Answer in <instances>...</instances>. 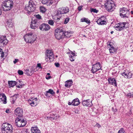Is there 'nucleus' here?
Masks as SVG:
<instances>
[{"mask_svg":"<svg viewBox=\"0 0 133 133\" xmlns=\"http://www.w3.org/2000/svg\"><path fill=\"white\" fill-rule=\"evenodd\" d=\"M83 6H78V9L79 11H80L81 10Z\"/></svg>","mask_w":133,"mask_h":133,"instance_id":"603ef678","label":"nucleus"},{"mask_svg":"<svg viewBox=\"0 0 133 133\" xmlns=\"http://www.w3.org/2000/svg\"><path fill=\"white\" fill-rule=\"evenodd\" d=\"M19 83H20L19 84V85H17V87L18 88H21L22 87V85H24V84L23 83V82L21 81H20V80L19 81Z\"/></svg>","mask_w":133,"mask_h":133,"instance_id":"ea45409f","label":"nucleus"},{"mask_svg":"<svg viewBox=\"0 0 133 133\" xmlns=\"http://www.w3.org/2000/svg\"><path fill=\"white\" fill-rule=\"evenodd\" d=\"M117 133H125V131L123 128H121L118 131Z\"/></svg>","mask_w":133,"mask_h":133,"instance_id":"a19ab883","label":"nucleus"},{"mask_svg":"<svg viewBox=\"0 0 133 133\" xmlns=\"http://www.w3.org/2000/svg\"><path fill=\"white\" fill-rule=\"evenodd\" d=\"M41 2L44 4H46L47 6H49L53 3L52 0H42Z\"/></svg>","mask_w":133,"mask_h":133,"instance_id":"4be33fe9","label":"nucleus"},{"mask_svg":"<svg viewBox=\"0 0 133 133\" xmlns=\"http://www.w3.org/2000/svg\"><path fill=\"white\" fill-rule=\"evenodd\" d=\"M119 13L120 16L122 18H128L129 16V11L127 8H120Z\"/></svg>","mask_w":133,"mask_h":133,"instance_id":"0eeeda50","label":"nucleus"},{"mask_svg":"<svg viewBox=\"0 0 133 133\" xmlns=\"http://www.w3.org/2000/svg\"><path fill=\"white\" fill-rule=\"evenodd\" d=\"M75 112L76 114H78V111L77 110V109H76L74 111Z\"/></svg>","mask_w":133,"mask_h":133,"instance_id":"bf43d9fd","label":"nucleus"},{"mask_svg":"<svg viewBox=\"0 0 133 133\" xmlns=\"http://www.w3.org/2000/svg\"><path fill=\"white\" fill-rule=\"evenodd\" d=\"M15 114L17 116H18V117L19 118L22 117L23 116L22 109L21 108H17L15 110Z\"/></svg>","mask_w":133,"mask_h":133,"instance_id":"4468645a","label":"nucleus"},{"mask_svg":"<svg viewBox=\"0 0 133 133\" xmlns=\"http://www.w3.org/2000/svg\"><path fill=\"white\" fill-rule=\"evenodd\" d=\"M39 28L42 31H45L49 30L50 27L48 24L43 23L40 25Z\"/></svg>","mask_w":133,"mask_h":133,"instance_id":"f8f14e48","label":"nucleus"},{"mask_svg":"<svg viewBox=\"0 0 133 133\" xmlns=\"http://www.w3.org/2000/svg\"><path fill=\"white\" fill-rule=\"evenodd\" d=\"M18 95L15 94L13 96H12L11 97V100L12 102V103H14L15 101L16 100L17 98L18 97Z\"/></svg>","mask_w":133,"mask_h":133,"instance_id":"2f4dec72","label":"nucleus"},{"mask_svg":"<svg viewBox=\"0 0 133 133\" xmlns=\"http://www.w3.org/2000/svg\"><path fill=\"white\" fill-rule=\"evenodd\" d=\"M82 104L84 106L90 107L92 105L91 102H90L89 99L84 100L82 101Z\"/></svg>","mask_w":133,"mask_h":133,"instance_id":"6ab92c4d","label":"nucleus"},{"mask_svg":"<svg viewBox=\"0 0 133 133\" xmlns=\"http://www.w3.org/2000/svg\"><path fill=\"white\" fill-rule=\"evenodd\" d=\"M48 23L51 25L53 26L54 22L52 20H49L48 21Z\"/></svg>","mask_w":133,"mask_h":133,"instance_id":"58836bf2","label":"nucleus"},{"mask_svg":"<svg viewBox=\"0 0 133 133\" xmlns=\"http://www.w3.org/2000/svg\"><path fill=\"white\" fill-rule=\"evenodd\" d=\"M54 116H55L53 114H51V116L50 117H54Z\"/></svg>","mask_w":133,"mask_h":133,"instance_id":"e2e57ef3","label":"nucleus"},{"mask_svg":"<svg viewBox=\"0 0 133 133\" xmlns=\"http://www.w3.org/2000/svg\"><path fill=\"white\" fill-rule=\"evenodd\" d=\"M101 68L102 67L100 63L98 62L92 65L91 71L92 73L94 74L97 71L101 69Z\"/></svg>","mask_w":133,"mask_h":133,"instance_id":"9b49d317","label":"nucleus"},{"mask_svg":"<svg viewBox=\"0 0 133 133\" xmlns=\"http://www.w3.org/2000/svg\"><path fill=\"white\" fill-rule=\"evenodd\" d=\"M127 22H120L115 25L114 28L115 29L118 31H121L125 29L127 27L125 25L127 24Z\"/></svg>","mask_w":133,"mask_h":133,"instance_id":"1a4fd4ad","label":"nucleus"},{"mask_svg":"<svg viewBox=\"0 0 133 133\" xmlns=\"http://www.w3.org/2000/svg\"><path fill=\"white\" fill-rule=\"evenodd\" d=\"M72 105L74 106H77L79 105L80 102L79 101V100L78 98H76L74 99L72 101Z\"/></svg>","mask_w":133,"mask_h":133,"instance_id":"cd10ccee","label":"nucleus"},{"mask_svg":"<svg viewBox=\"0 0 133 133\" xmlns=\"http://www.w3.org/2000/svg\"><path fill=\"white\" fill-rule=\"evenodd\" d=\"M55 65L57 67H59L60 66L59 64L58 63H55Z\"/></svg>","mask_w":133,"mask_h":133,"instance_id":"5fc2aeb1","label":"nucleus"},{"mask_svg":"<svg viewBox=\"0 0 133 133\" xmlns=\"http://www.w3.org/2000/svg\"><path fill=\"white\" fill-rule=\"evenodd\" d=\"M61 10V13L63 14H65L68 12L69 11V8L67 7H63L60 8Z\"/></svg>","mask_w":133,"mask_h":133,"instance_id":"b1692460","label":"nucleus"},{"mask_svg":"<svg viewBox=\"0 0 133 133\" xmlns=\"http://www.w3.org/2000/svg\"><path fill=\"white\" fill-rule=\"evenodd\" d=\"M36 9V5L33 2L31 1H30L29 2V5L26 6L25 8V9L28 11V13L29 14L30 12L34 11Z\"/></svg>","mask_w":133,"mask_h":133,"instance_id":"6e6552de","label":"nucleus"},{"mask_svg":"<svg viewBox=\"0 0 133 133\" xmlns=\"http://www.w3.org/2000/svg\"><path fill=\"white\" fill-rule=\"evenodd\" d=\"M6 98L5 94L3 93L0 94V102L4 104H6Z\"/></svg>","mask_w":133,"mask_h":133,"instance_id":"f3484780","label":"nucleus"},{"mask_svg":"<svg viewBox=\"0 0 133 133\" xmlns=\"http://www.w3.org/2000/svg\"><path fill=\"white\" fill-rule=\"evenodd\" d=\"M60 10V8L58 9L56 14V16H61V15L63 14L61 13V11Z\"/></svg>","mask_w":133,"mask_h":133,"instance_id":"f704fd0d","label":"nucleus"},{"mask_svg":"<svg viewBox=\"0 0 133 133\" xmlns=\"http://www.w3.org/2000/svg\"><path fill=\"white\" fill-rule=\"evenodd\" d=\"M12 125L9 123H4L2 124L1 130L2 133H12Z\"/></svg>","mask_w":133,"mask_h":133,"instance_id":"7ed1b4c3","label":"nucleus"},{"mask_svg":"<svg viewBox=\"0 0 133 133\" xmlns=\"http://www.w3.org/2000/svg\"><path fill=\"white\" fill-rule=\"evenodd\" d=\"M94 127H97L99 129L101 127V125L100 124H99L97 123L94 126Z\"/></svg>","mask_w":133,"mask_h":133,"instance_id":"09e8293b","label":"nucleus"},{"mask_svg":"<svg viewBox=\"0 0 133 133\" xmlns=\"http://www.w3.org/2000/svg\"><path fill=\"white\" fill-rule=\"evenodd\" d=\"M72 31H66L64 32L63 36L64 38V37H69L71 36L72 34Z\"/></svg>","mask_w":133,"mask_h":133,"instance_id":"c85d7f7f","label":"nucleus"},{"mask_svg":"<svg viewBox=\"0 0 133 133\" xmlns=\"http://www.w3.org/2000/svg\"><path fill=\"white\" fill-rule=\"evenodd\" d=\"M37 66L39 68H42V67L41 66V64L40 63L37 64Z\"/></svg>","mask_w":133,"mask_h":133,"instance_id":"4d7b16f0","label":"nucleus"},{"mask_svg":"<svg viewBox=\"0 0 133 133\" xmlns=\"http://www.w3.org/2000/svg\"><path fill=\"white\" fill-rule=\"evenodd\" d=\"M8 42V40L6 38V36H0V43L1 44H3L4 46L7 44Z\"/></svg>","mask_w":133,"mask_h":133,"instance_id":"2eb2a0df","label":"nucleus"},{"mask_svg":"<svg viewBox=\"0 0 133 133\" xmlns=\"http://www.w3.org/2000/svg\"><path fill=\"white\" fill-rule=\"evenodd\" d=\"M48 93H49L52 95H53L55 94V92L54 91L52 90L49 89L48 91H46V92L45 94V95L47 96H48Z\"/></svg>","mask_w":133,"mask_h":133,"instance_id":"72a5a7b5","label":"nucleus"},{"mask_svg":"<svg viewBox=\"0 0 133 133\" xmlns=\"http://www.w3.org/2000/svg\"><path fill=\"white\" fill-rule=\"evenodd\" d=\"M73 82L71 79L66 81L65 82V86L66 87H69L72 84Z\"/></svg>","mask_w":133,"mask_h":133,"instance_id":"bb28decb","label":"nucleus"},{"mask_svg":"<svg viewBox=\"0 0 133 133\" xmlns=\"http://www.w3.org/2000/svg\"><path fill=\"white\" fill-rule=\"evenodd\" d=\"M13 23L12 22V21L11 20V19H9L6 22V24H10Z\"/></svg>","mask_w":133,"mask_h":133,"instance_id":"3c124183","label":"nucleus"},{"mask_svg":"<svg viewBox=\"0 0 133 133\" xmlns=\"http://www.w3.org/2000/svg\"><path fill=\"white\" fill-rule=\"evenodd\" d=\"M91 11L95 13H97L98 11L96 10V9H91Z\"/></svg>","mask_w":133,"mask_h":133,"instance_id":"a18cd8bd","label":"nucleus"},{"mask_svg":"<svg viewBox=\"0 0 133 133\" xmlns=\"http://www.w3.org/2000/svg\"><path fill=\"white\" fill-rule=\"evenodd\" d=\"M3 52V50L2 49L0 48V52Z\"/></svg>","mask_w":133,"mask_h":133,"instance_id":"338daca9","label":"nucleus"},{"mask_svg":"<svg viewBox=\"0 0 133 133\" xmlns=\"http://www.w3.org/2000/svg\"><path fill=\"white\" fill-rule=\"evenodd\" d=\"M108 81L109 84L115 86H117L116 81L115 78H112L110 77L108 79Z\"/></svg>","mask_w":133,"mask_h":133,"instance_id":"412c9836","label":"nucleus"},{"mask_svg":"<svg viewBox=\"0 0 133 133\" xmlns=\"http://www.w3.org/2000/svg\"><path fill=\"white\" fill-rule=\"evenodd\" d=\"M103 17H101L100 18L98 19L96 21L97 24L99 25H102L106 24L107 23L106 19H103Z\"/></svg>","mask_w":133,"mask_h":133,"instance_id":"a211bd4d","label":"nucleus"},{"mask_svg":"<svg viewBox=\"0 0 133 133\" xmlns=\"http://www.w3.org/2000/svg\"><path fill=\"white\" fill-rule=\"evenodd\" d=\"M51 78V76H49L48 77H46V78L47 79H50Z\"/></svg>","mask_w":133,"mask_h":133,"instance_id":"69168bd1","label":"nucleus"},{"mask_svg":"<svg viewBox=\"0 0 133 133\" xmlns=\"http://www.w3.org/2000/svg\"><path fill=\"white\" fill-rule=\"evenodd\" d=\"M131 13L132 14H133V11H131Z\"/></svg>","mask_w":133,"mask_h":133,"instance_id":"774afa93","label":"nucleus"},{"mask_svg":"<svg viewBox=\"0 0 133 133\" xmlns=\"http://www.w3.org/2000/svg\"><path fill=\"white\" fill-rule=\"evenodd\" d=\"M45 59L46 62L49 61L51 62L54 60V55L52 51L50 50H47L45 52Z\"/></svg>","mask_w":133,"mask_h":133,"instance_id":"39448f33","label":"nucleus"},{"mask_svg":"<svg viewBox=\"0 0 133 133\" xmlns=\"http://www.w3.org/2000/svg\"><path fill=\"white\" fill-rule=\"evenodd\" d=\"M18 61V59H15V60L13 61V63L14 64H16Z\"/></svg>","mask_w":133,"mask_h":133,"instance_id":"864d4df0","label":"nucleus"},{"mask_svg":"<svg viewBox=\"0 0 133 133\" xmlns=\"http://www.w3.org/2000/svg\"><path fill=\"white\" fill-rule=\"evenodd\" d=\"M31 130V133H41L40 130L36 126L32 127Z\"/></svg>","mask_w":133,"mask_h":133,"instance_id":"5701e85b","label":"nucleus"},{"mask_svg":"<svg viewBox=\"0 0 133 133\" xmlns=\"http://www.w3.org/2000/svg\"><path fill=\"white\" fill-rule=\"evenodd\" d=\"M5 112L7 113H9V110H6L5 111Z\"/></svg>","mask_w":133,"mask_h":133,"instance_id":"0e129e2a","label":"nucleus"},{"mask_svg":"<svg viewBox=\"0 0 133 133\" xmlns=\"http://www.w3.org/2000/svg\"><path fill=\"white\" fill-rule=\"evenodd\" d=\"M35 16L37 18L39 19H41V16L39 14L35 15Z\"/></svg>","mask_w":133,"mask_h":133,"instance_id":"c03bdc74","label":"nucleus"},{"mask_svg":"<svg viewBox=\"0 0 133 133\" xmlns=\"http://www.w3.org/2000/svg\"><path fill=\"white\" fill-rule=\"evenodd\" d=\"M72 102H69L68 103V104L69 105H72Z\"/></svg>","mask_w":133,"mask_h":133,"instance_id":"680f3d73","label":"nucleus"},{"mask_svg":"<svg viewBox=\"0 0 133 133\" xmlns=\"http://www.w3.org/2000/svg\"><path fill=\"white\" fill-rule=\"evenodd\" d=\"M1 57L2 58H3L4 56V54L3 52H2V53H1Z\"/></svg>","mask_w":133,"mask_h":133,"instance_id":"13d9d810","label":"nucleus"},{"mask_svg":"<svg viewBox=\"0 0 133 133\" xmlns=\"http://www.w3.org/2000/svg\"><path fill=\"white\" fill-rule=\"evenodd\" d=\"M75 52V51H74ZM69 53H70V55H69V59L71 61H74L75 60V57L74 56H75L76 55H75L74 52H73L72 51H71Z\"/></svg>","mask_w":133,"mask_h":133,"instance_id":"393cba45","label":"nucleus"},{"mask_svg":"<svg viewBox=\"0 0 133 133\" xmlns=\"http://www.w3.org/2000/svg\"><path fill=\"white\" fill-rule=\"evenodd\" d=\"M24 74L28 76H31L34 73L31 72L29 69H26L24 70Z\"/></svg>","mask_w":133,"mask_h":133,"instance_id":"c756f323","label":"nucleus"},{"mask_svg":"<svg viewBox=\"0 0 133 133\" xmlns=\"http://www.w3.org/2000/svg\"><path fill=\"white\" fill-rule=\"evenodd\" d=\"M36 70L35 68L33 67H31L30 69V71L32 72H34V71L35 72Z\"/></svg>","mask_w":133,"mask_h":133,"instance_id":"37998d69","label":"nucleus"},{"mask_svg":"<svg viewBox=\"0 0 133 133\" xmlns=\"http://www.w3.org/2000/svg\"><path fill=\"white\" fill-rule=\"evenodd\" d=\"M13 2L11 0H6L3 2L2 4V8L5 11L10 10L13 7Z\"/></svg>","mask_w":133,"mask_h":133,"instance_id":"f03ea898","label":"nucleus"},{"mask_svg":"<svg viewBox=\"0 0 133 133\" xmlns=\"http://www.w3.org/2000/svg\"><path fill=\"white\" fill-rule=\"evenodd\" d=\"M112 110L114 112H116L117 111V110L116 109H114V108L113 107L112 108Z\"/></svg>","mask_w":133,"mask_h":133,"instance_id":"052dcab7","label":"nucleus"},{"mask_svg":"<svg viewBox=\"0 0 133 133\" xmlns=\"http://www.w3.org/2000/svg\"><path fill=\"white\" fill-rule=\"evenodd\" d=\"M13 26V23H10H10L8 24H7V25H6V26L7 27H9V28L12 27Z\"/></svg>","mask_w":133,"mask_h":133,"instance_id":"de8ad7c7","label":"nucleus"},{"mask_svg":"<svg viewBox=\"0 0 133 133\" xmlns=\"http://www.w3.org/2000/svg\"><path fill=\"white\" fill-rule=\"evenodd\" d=\"M81 21L82 22H85L88 24L89 23H90V21L88 18H81Z\"/></svg>","mask_w":133,"mask_h":133,"instance_id":"473e14b6","label":"nucleus"},{"mask_svg":"<svg viewBox=\"0 0 133 133\" xmlns=\"http://www.w3.org/2000/svg\"><path fill=\"white\" fill-rule=\"evenodd\" d=\"M64 31L62 28H58L55 31V36L56 38L59 40L64 38Z\"/></svg>","mask_w":133,"mask_h":133,"instance_id":"423d86ee","label":"nucleus"},{"mask_svg":"<svg viewBox=\"0 0 133 133\" xmlns=\"http://www.w3.org/2000/svg\"><path fill=\"white\" fill-rule=\"evenodd\" d=\"M40 11L43 13L45 12L46 10L45 8L42 6L40 7Z\"/></svg>","mask_w":133,"mask_h":133,"instance_id":"e433bc0d","label":"nucleus"},{"mask_svg":"<svg viewBox=\"0 0 133 133\" xmlns=\"http://www.w3.org/2000/svg\"><path fill=\"white\" fill-rule=\"evenodd\" d=\"M24 40L25 41L30 43H33L37 39L36 36L33 35L32 32L26 34L24 36Z\"/></svg>","mask_w":133,"mask_h":133,"instance_id":"f257e3e1","label":"nucleus"},{"mask_svg":"<svg viewBox=\"0 0 133 133\" xmlns=\"http://www.w3.org/2000/svg\"><path fill=\"white\" fill-rule=\"evenodd\" d=\"M38 24L39 23L37 22V20L36 19L34 20H32L31 24L30 25V27L32 29H35L38 27Z\"/></svg>","mask_w":133,"mask_h":133,"instance_id":"dca6fc26","label":"nucleus"},{"mask_svg":"<svg viewBox=\"0 0 133 133\" xmlns=\"http://www.w3.org/2000/svg\"><path fill=\"white\" fill-rule=\"evenodd\" d=\"M122 74V76H124L126 78H130L132 77L131 73L130 72H128L126 70Z\"/></svg>","mask_w":133,"mask_h":133,"instance_id":"aec40b11","label":"nucleus"},{"mask_svg":"<svg viewBox=\"0 0 133 133\" xmlns=\"http://www.w3.org/2000/svg\"><path fill=\"white\" fill-rule=\"evenodd\" d=\"M61 16H56L55 18H54V22L56 23H57V22H58L60 19V18Z\"/></svg>","mask_w":133,"mask_h":133,"instance_id":"c9c22d12","label":"nucleus"},{"mask_svg":"<svg viewBox=\"0 0 133 133\" xmlns=\"http://www.w3.org/2000/svg\"><path fill=\"white\" fill-rule=\"evenodd\" d=\"M47 119H50L51 120L54 119V117H47Z\"/></svg>","mask_w":133,"mask_h":133,"instance_id":"8fccbe9b","label":"nucleus"},{"mask_svg":"<svg viewBox=\"0 0 133 133\" xmlns=\"http://www.w3.org/2000/svg\"><path fill=\"white\" fill-rule=\"evenodd\" d=\"M104 5L107 10L109 12H112L113 11L116 7L114 2L112 0L106 1Z\"/></svg>","mask_w":133,"mask_h":133,"instance_id":"20e7f679","label":"nucleus"},{"mask_svg":"<svg viewBox=\"0 0 133 133\" xmlns=\"http://www.w3.org/2000/svg\"><path fill=\"white\" fill-rule=\"evenodd\" d=\"M37 99L36 98H30L28 100L29 104L32 107L36 106L38 104Z\"/></svg>","mask_w":133,"mask_h":133,"instance_id":"ddd939ff","label":"nucleus"},{"mask_svg":"<svg viewBox=\"0 0 133 133\" xmlns=\"http://www.w3.org/2000/svg\"><path fill=\"white\" fill-rule=\"evenodd\" d=\"M109 46L110 47L109 50L110 53H115L117 51V49L115 48L111 44H109Z\"/></svg>","mask_w":133,"mask_h":133,"instance_id":"a878e982","label":"nucleus"},{"mask_svg":"<svg viewBox=\"0 0 133 133\" xmlns=\"http://www.w3.org/2000/svg\"><path fill=\"white\" fill-rule=\"evenodd\" d=\"M127 96L129 98L133 97V92L128 93L127 95Z\"/></svg>","mask_w":133,"mask_h":133,"instance_id":"4c0bfd02","label":"nucleus"},{"mask_svg":"<svg viewBox=\"0 0 133 133\" xmlns=\"http://www.w3.org/2000/svg\"><path fill=\"white\" fill-rule=\"evenodd\" d=\"M18 73L19 75H22L23 74L24 72L23 71L19 70L18 71Z\"/></svg>","mask_w":133,"mask_h":133,"instance_id":"49530a36","label":"nucleus"},{"mask_svg":"<svg viewBox=\"0 0 133 133\" xmlns=\"http://www.w3.org/2000/svg\"><path fill=\"white\" fill-rule=\"evenodd\" d=\"M8 84L10 87H13L17 83V82L15 81H8Z\"/></svg>","mask_w":133,"mask_h":133,"instance_id":"7c9ffc66","label":"nucleus"},{"mask_svg":"<svg viewBox=\"0 0 133 133\" xmlns=\"http://www.w3.org/2000/svg\"><path fill=\"white\" fill-rule=\"evenodd\" d=\"M7 37H11V38H10V39H12V35H11L10 34H8V35L7 36H6Z\"/></svg>","mask_w":133,"mask_h":133,"instance_id":"6e6d98bb","label":"nucleus"},{"mask_svg":"<svg viewBox=\"0 0 133 133\" xmlns=\"http://www.w3.org/2000/svg\"><path fill=\"white\" fill-rule=\"evenodd\" d=\"M16 125L18 127H22L25 125V120L22 118L18 117L15 120Z\"/></svg>","mask_w":133,"mask_h":133,"instance_id":"9d476101","label":"nucleus"},{"mask_svg":"<svg viewBox=\"0 0 133 133\" xmlns=\"http://www.w3.org/2000/svg\"><path fill=\"white\" fill-rule=\"evenodd\" d=\"M70 18L68 17L66 18L64 22V23L65 24H66L69 21Z\"/></svg>","mask_w":133,"mask_h":133,"instance_id":"79ce46f5","label":"nucleus"}]
</instances>
